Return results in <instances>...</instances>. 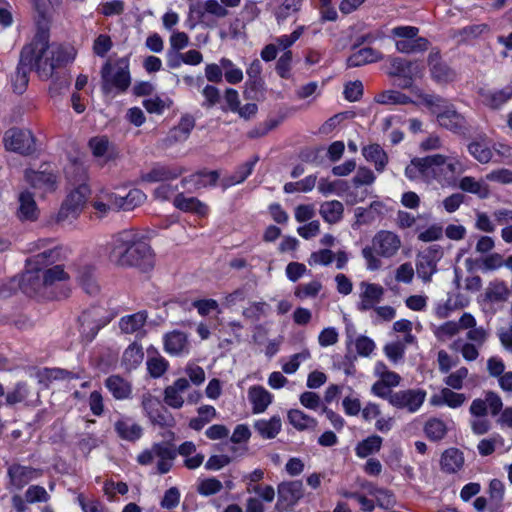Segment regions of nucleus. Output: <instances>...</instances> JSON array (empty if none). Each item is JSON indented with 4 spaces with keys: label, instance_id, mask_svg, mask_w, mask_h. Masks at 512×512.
<instances>
[{
    "label": "nucleus",
    "instance_id": "nucleus-1",
    "mask_svg": "<svg viewBox=\"0 0 512 512\" xmlns=\"http://www.w3.org/2000/svg\"><path fill=\"white\" fill-rule=\"evenodd\" d=\"M37 12L38 30L32 41L22 48L13 77V90L17 94L26 90L32 70L41 80L47 81L53 76L54 70L67 60L63 46L49 43V19L44 11L38 8Z\"/></svg>",
    "mask_w": 512,
    "mask_h": 512
},
{
    "label": "nucleus",
    "instance_id": "nucleus-2",
    "mask_svg": "<svg viewBox=\"0 0 512 512\" xmlns=\"http://www.w3.org/2000/svg\"><path fill=\"white\" fill-rule=\"evenodd\" d=\"M109 247V258L118 266L149 268L153 264L150 245L135 229H125L113 235Z\"/></svg>",
    "mask_w": 512,
    "mask_h": 512
},
{
    "label": "nucleus",
    "instance_id": "nucleus-3",
    "mask_svg": "<svg viewBox=\"0 0 512 512\" xmlns=\"http://www.w3.org/2000/svg\"><path fill=\"white\" fill-rule=\"evenodd\" d=\"M402 247L400 236L390 230H379L371 240V246L362 249V256L368 270H378L382 263L380 257L390 259L395 257Z\"/></svg>",
    "mask_w": 512,
    "mask_h": 512
},
{
    "label": "nucleus",
    "instance_id": "nucleus-4",
    "mask_svg": "<svg viewBox=\"0 0 512 512\" xmlns=\"http://www.w3.org/2000/svg\"><path fill=\"white\" fill-rule=\"evenodd\" d=\"M484 398H476L472 401L469 412L476 419L471 421L472 431L477 435L487 433L491 428L489 420L485 416L490 414L495 417L503 409V401L499 394L492 390L483 392Z\"/></svg>",
    "mask_w": 512,
    "mask_h": 512
},
{
    "label": "nucleus",
    "instance_id": "nucleus-5",
    "mask_svg": "<svg viewBox=\"0 0 512 512\" xmlns=\"http://www.w3.org/2000/svg\"><path fill=\"white\" fill-rule=\"evenodd\" d=\"M131 84L129 59L122 57L113 63L108 60L101 69V90L104 95L125 92Z\"/></svg>",
    "mask_w": 512,
    "mask_h": 512
},
{
    "label": "nucleus",
    "instance_id": "nucleus-6",
    "mask_svg": "<svg viewBox=\"0 0 512 512\" xmlns=\"http://www.w3.org/2000/svg\"><path fill=\"white\" fill-rule=\"evenodd\" d=\"M419 31L416 26H396L391 29L390 38L395 41V48L399 53H424L429 49L430 42L427 38L419 36Z\"/></svg>",
    "mask_w": 512,
    "mask_h": 512
},
{
    "label": "nucleus",
    "instance_id": "nucleus-7",
    "mask_svg": "<svg viewBox=\"0 0 512 512\" xmlns=\"http://www.w3.org/2000/svg\"><path fill=\"white\" fill-rule=\"evenodd\" d=\"M51 239H39L32 243L30 251L37 252L26 260V264L33 270H42L61 264L66 259V253L62 246H52Z\"/></svg>",
    "mask_w": 512,
    "mask_h": 512
},
{
    "label": "nucleus",
    "instance_id": "nucleus-8",
    "mask_svg": "<svg viewBox=\"0 0 512 512\" xmlns=\"http://www.w3.org/2000/svg\"><path fill=\"white\" fill-rule=\"evenodd\" d=\"M25 180L42 194L52 193L58 187L57 171L50 164H41L37 170L26 169Z\"/></svg>",
    "mask_w": 512,
    "mask_h": 512
},
{
    "label": "nucleus",
    "instance_id": "nucleus-9",
    "mask_svg": "<svg viewBox=\"0 0 512 512\" xmlns=\"http://www.w3.org/2000/svg\"><path fill=\"white\" fill-rule=\"evenodd\" d=\"M155 457L158 458V473L166 474L172 468L173 460L176 458V450L167 443H156L150 449L141 452L137 461L141 465H149Z\"/></svg>",
    "mask_w": 512,
    "mask_h": 512
},
{
    "label": "nucleus",
    "instance_id": "nucleus-10",
    "mask_svg": "<svg viewBox=\"0 0 512 512\" xmlns=\"http://www.w3.org/2000/svg\"><path fill=\"white\" fill-rule=\"evenodd\" d=\"M89 194L90 189L86 184H81L72 190L58 212V220L65 221L77 218L82 212Z\"/></svg>",
    "mask_w": 512,
    "mask_h": 512
},
{
    "label": "nucleus",
    "instance_id": "nucleus-11",
    "mask_svg": "<svg viewBox=\"0 0 512 512\" xmlns=\"http://www.w3.org/2000/svg\"><path fill=\"white\" fill-rule=\"evenodd\" d=\"M436 120L441 128L455 135L466 137L470 134L471 126L468 120L452 103L443 112H439Z\"/></svg>",
    "mask_w": 512,
    "mask_h": 512
},
{
    "label": "nucleus",
    "instance_id": "nucleus-12",
    "mask_svg": "<svg viewBox=\"0 0 512 512\" xmlns=\"http://www.w3.org/2000/svg\"><path fill=\"white\" fill-rule=\"evenodd\" d=\"M278 499L276 510L284 512L293 508L304 496V487L301 480L284 481L277 487Z\"/></svg>",
    "mask_w": 512,
    "mask_h": 512
},
{
    "label": "nucleus",
    "instance_id": "nucleus-13",
    "mask_svg": "<svg viewBox=\"0 0 512 512\" xmlns=\"http://www.w3.org/2000/svg\"><path fill=\"white\" fill-rule=\"evenodd\" d=\"M142 407L154 425L160 427H173L175 425L173 415L162 405L157 397L151 394H144L142 397Z\"/></svg>",
    "mask_w": 512,
    "mask_h": 512
},
{
    "label": "nucleus",
    "instance_id": "nucleus-14",
    "mask_svg": "<svg viewBox=\"0 0 512 512\" xmlns=\"http://www.w3.org/2000/svg\"><path fill=\"white\" fill-rule=\"evenodd\" d=\"M4 142L7 150L22 155H30L36 150L33 135L27 130L17 128L8 130L5 133Z\"/></svg>",
    "mask_w": 512,
    "mask_h": 512
},
{
    "label": "nucleus",
    "instance_id": "nucleus-15",
    "mask_svg": "<svg viewBox=\"0 0 512 512\" xmlns=\"http://www.w3.org/2000/svg\"><path fill=\"white\" fill-rule=\"evenodd\" d=\"M426 399V391L422 389H407L396 391L391 395L390 404L398 409L414 413L419 410Z\"/></svg>",
    "mask_w": 512,
    "mask_h": 512
},
{
    "label": "nucleus",
    "instance_id": "nucleus-16",
    "mask_svg": "<svg viewBox=\"0 0 512 512\" xmlns=\"http://www.w3.org/2000/svg\"><path fill=\"white\" fill-rule=\"evenodd\" d=\"M360 301L357 304L359 311L365 312L376 308L377 304L382 301L385 290L376 283L361 282Z\"/></svg>",
    "mask_w": 512,
    "mask_h": 512
},
{
    "label": "nucleus",
    "instance_id": "nucleus-17",
    "mask_svg": "<svg viewBox=\"0 0 512 512\" xmlns=\"http://www.w3.org/2000/svg\"><path fill=\"white\" fill-rule=\"evenodd\" d=\"M428 66L432 79L438 84H447L456 79V72L442 61L438 51L429 54Z\"/></svg>",
    "mask_w": 512,
    "mask_h": 512
},
{
    "label": "nucleus",
    "instance_id": "nucleus-18",
    "mask_svg": "<svg viewBox=\"0 0 512 512\" xmlns=\"http://www.w3.org/2000/svg\"><path fill=\"white\" fill-rule=\"evenodd\" d=\"M185 171L181 166L156 163L147 173L141 175V180L149 183L173 180Z\"/></svg>",
    "mask_w": 512,
    "mask_h": 512
},
{
    "label": "nucleus",
    "instance_id": "nucleus-19",
    "mask_svg": "<svg viewBox=\"0 0 512 512\" xmlns=\"http://www.w3.org/2000/svg\"><path fill=\"white\" fill-rule=\"evenodd\" d=\"M41 474L42 471L39 469L18 463L11 464L7 470L10 484L17 489L23 488L33 479L41 476Z\"/></svg>",
    "mask_w": 512,
    "mask_h": 512
},
{
    "label": "nucleus",
    "instance_id": "nucleus-20",
    "mask_svg": "<svg viewBox=\"0 0 512 512\" xmlns=\"http://www.w3.org/2000/svg\"><path fill=\"white\" fill-rule=\"evenodd\" d=\"M114 430L119 438L135 442L142 437L143 429L130 417H120L114 423Z\"/></svg>",
    "mask_w": 512,
    "mask_h": 512
},
{
    "label": "nucleus",
    "instance_id": "nucleus-21",
    "mask_svg": "<svg viewBox=\"0 0 512 512\" xmlns=\"http://www.w3.org/2000/svg\"><path fill=\"white\" fill-rule=\"evenodd\" d=\"M146 200V195L140 189H131L125 196L110 195V202L117 210L131 211Z\"/></svg>",
    "mask_w": 512,
    "mask_h": 512
},
{
    "label": "nucleus",
    "instance_id": "nucleus-22",
    "mask_svg": "<svg viewBox=\"0 0 512 512\" xmlns=\"http://www.w3.org/2000/svg\"><path fill=\"white\" fill-rule=\"evenodd\" d=\"M189 386V381L186 378H178L172 385L164 389V403L173 409H180L184 404L181 393L186 391Z\"/></svg>",
    "mask_w": 512,
    "mask_h": 512
},
{
    "label": "nucleus",
    "instance_id": "nucleus-23",
    "mask_svg": "<svg viewBox=\"0 0 512 512\" xmlns=\"http://www.w3.org/2000/svg\"><path fill=\"white\" fill-rule=\"evenodd\" d=\"M446 161L447 157L441 154L417 158L422 180L429 182L435 179L438 174V168L446 164Z\"/></svg>",
    "mask_w": 512,
    "mask_h": 512
},
{
    "label": "nucleus",
    "instance_id": "nucleus-24",
    "mask_svg": "<svg viewBox=\"0 0 512 512\" xmlns=\"http://www.w3.org/2000/svg\"><path fill=\"white\" fill-rule=\"evenodd\" d=\"M165 351L171 355L179 356L188 353L189 344L187 335L181 331H172L164 337Z\"/></svg>",
    "mask_w": 512,
    "mask_h": 512
},
{
    "label": "nucleus",
    "instance_id": "nucleus-25",
    "mask_svg": "<svg viewBox=\"0 0 512 512\" xmlns=\"http://www.w3.org/2000/svg\"><path fill=\"white\" fill-rule=\"evenodd\" d=\"M482 102L491 109H499L512 98V86H507L501 90H480Z\"/></svg>",
    "mask_w": 512,
    "mask_h": 512
},
{
    "label": "nucleus",
    "instance_id": "nucleus-26",
    "mask_svg": "<svg viewBox=\"0 0 512 512\" xmlns=\"http://www.w3.org/2000/svg\"><path fill=\"white\" fill-rule=\"evenodd\" d=\"M248 399L252 404L254 414L264 412L272 402L271 393L263 386L254 385L248 390Z\"/></svg>",
    "mask_w": 512,
    "mask_h": 512
},
{
    "label": "nucleus",
    "instance_id": "nucleus-27",
    "mask_svg": "<svg viewBox=\"0 0 512 512\" xmlns=\"http://www.w3.org/2000/svg\"><path fill=\"white\" fill-rule=\"evenodd\" d=\"M19 208L17 215L21 220L34 221L38 218L39 209L34 199V195L25 190L18 197Z\"/></svg>",
    "mask_w": 512,
    "mask_h": 512
},
{
    "label": "nucleus",
    "instance_id": "nucleus-28",
    "mask_svg": "<svg viewBox=\"0 0 512 512\" xmlns=\"http://www.w3.org/2000/svg\"><path fill=\"white\" fill-rule=\"evenodd\" d=\"M271 307L265 301L251 302L247 307H245L242 311V316L252 322L255 323L254 330L260 331L263 329L262 325L258 324V322L267 317L270 313Z\"/></svg>",
    "mask_w": 512,
    "mask_h": 512
},
{
    "label": "nucleus",
    "instance_id": "nucleus-29",
    "mask_svg": "<svg viewBox=\"0 0 512 512\" xmlns=\"http://www.w3.org/2000/svg\"><path fill=\"white\" fill-rule=\"evenodd\" d=\"M66 57L67 60L54 70L53 76L50 78L52 79V83L49 87V92L52 96L61 94V92L70 85V77L67 75L64 68L66 64L73 59V56L66 51Z\"/></svg>",
    "mask_w": 512,
    "mask_h": 512
},
{
    "label": "nucleus",
    "instance_id": "nucleus-30",
    "mask_svg": "<svg viewBox=\"0 0 512 512\" xmlns=\"http://www.w3.org/2000/svg\"><path fill=\"white\" fill-rule=\"evenodd\" d=\"M174 206L184 212H191L204 216L208 212V206L196 197H186L183 193H179L173 200Z\"/></svg>",
    "mask_w": 512,
    "mask_h": 512
},
{
    "label": "nucleus",
    "instance_id": "nucleus-31",
    "mask_svg": "<svg viewBox=\"0 0 512 512\" xmlns=\"http://www.w3.org/2000/svg\"><path fill=\"white\" fill-rule=\"evenodd\" d=\"M42 270H33L30 268L24 276L23 288L26 293L45 295L49 290L48 285L42 281Z\"/></svg>",
    "mask_w": 512,
    "mask_h": 512
},
{
    "label": "nucleus",
    "instance_id": "nucleus-32",
    "mask_svg": "<svg viewBox=\"0 0 512 512\" xmlns=\"http://www.w3.org/2000/svg\"><path fill=\"white\" fill-rule=\"evenodd\" d=\"M105 386L114 398L127 399L131 396L132 385L119 375H111L105 380Z\"/></svg>",
    "mask_w": 512,
    "mask_h": 512
},
{
    "label": "nucleus",
    "instance_id": "nucleus-33",
    "mask_svg": "<svg viewBox=\"0 0 512 512\" xmlns=\"http://www.w3.org/2000/svg\"><path fill=\"white\" fill-rule=\"evenodd\" d=\"M148 318L146 311H138L131 315L123 316L119 321V327L125 334L140 333Z\"/></svg>",
    "mask_w": 512,
    "mask_h": 512
},
{
    "label": "nucleus",
    "instance_id": "nucleus-34",
    "mask_svg": "<svg viewBox=\"0 0 512 512\" xmlns=\"http://www.w3.org/2000/svg\"><path fill=\"white\" fill-rule=\"evenodd\" d=\"M459 188L464 192L476 195L480 199H487L491 194L490 187L486 183L485 178L476 180L474 177L465 176L460 180Z\"/></svg>",
    "mask_w": 512,
    "mask_h": 512
},
{
    "label": "nucleus",
    "instance_id": "nucleus-35",
    "mask_svg": "<svg viewBox=\"0 0 512 512\" xmlns=\"http://www.w3.org/2000/svg\"><path fill=\"white\" fill-rule=\"evenodd\" d=\"M383 58L382 54L371 48L364 47L355 51L351 54L347 59V66L352 67H360L369 63L377 62Z\"/></svg>",
    "mask_w": 512,
    "mask_h": 512
},
{
    "label": "nucleus",
    "instance_id": "nucleus-36",
    "mask_svg": "<svg viewBox=\"0 0 512 512\" xmlns=\"http://www.w3.org/2000/svg\"><path fill=\"white\" fill-rule=\"evenodd\" d=\"M464 464L463 453L457 448H449L445 450L441 456V469L446 473L458 472Z\"/></svg>",
    "mask_w": 512,
    "mask_h": 512
},
{
    "label": "nucleus",
    "instance_id": "nucleus-37",
    "mask_svg": "<svg viewBox=\"0 0 512 512\" xmlns=\"http://www.w3.org/2000/svg\"><path fill=\"white\" fill-rule=\"evenodd\" d=\"M467 397L463 393L454 392L452 389L446 387L440 391L439 395H434L431 398V404L433 405H447L450 408H458L462 406Z\"/></svg>",
    "mask_w": 512,
    "mask_h": 512
},
{
    "label": "nucleus",
    "instance_id": "nucleus-38",
    "mask_svg": "<svg viewBox=\"0 0 512 512\" xmlns=\"http://www.w3.org/2000/svg\"><path fill=\"white\" fill-rule=\"evenodd\" d=\"M362 154L365 159L372 162L376 171L383 172L388 164V155L379 144H370L363 147Z\"/></svg>",
    "mask_w": 512,
    "mask_h": 512
},
{
    "label": "nucleus",
    "instance_id": "nucleus-39",
    "mask_svg": "<svg viewBox=\"0 0 512 512\" xmlns=\"http://www.w3.org/2000/svg\"><path fill=\"white\" fill-rule=\"evenodd\" d=\"M258 160V156H254L252 160H249L240 165L231 176L222 180V187L226 189L235 184L244 182L251 175Z\"/></svg>",
    "mask_w": 512,
    "mask_h": 512
},
{
    "label": "nucleus",
    "instance_id": "nucleus-40",
    "mask_svg": "<svg viewBox=\"0 0 512 512\" xmlns=\"http://www.w3.org/2000/svg\"><path fill=\"white\" fill-rule=\"evenodd\" d=\"M282 423L279 416H273L268 420L261 419L254 423V429L264 439H273L281 431Z\"/></svg>",
    "mask_w": 512,
    "mask_h": 512
},
{
    "label": "nucleus",
    "instance_id": "nucleus-41",
    "mask_svg": "<svg viewBox=\"0 0 512 512\" xmlns=\"http://www.w3.org/2000/svg\"><path fill=\"white\" fill-rule=\"evenodd\" d=\"M220 174L218 171H200L194 173L188 177H185L181 180V183L185 185L186 183H193L196 189L205 188L208 186H215L217 181L219 180Z\"/></svg>",
    "mask_w": 512,
    "mask_h": 512
},
{
    "label": "nucleus",
    "instance_id": "nucleus-42",
    "mask_svg": "<svg viewBox=\"0 0 512 512\" xmlns=\"http://www.w3.org/2000/svg\"><path fill=\"white\" fill-rule=\"evenodd\" d=\"M143 358L144 352L142 346L134 342L125 349L121 364L127 371H131L142 363Z\"/></svg>",
    "mask_w": 512,
    "mask_h": 512
},
{
    "label": "nucleus",
    "instance_id": "nucleus-43",
    "mask_svg": "<svg viewBox=\"0 0 512 512\" xmlns=\"http://www.w3.org/2000/svg\"><path fill=\"white\" fill-rule=\"evenodd\" d=\"M423 430L425 436L430 441L434 442L442 440L448 432L446 423L442 419L436 417L429 418L425 422Z\"/></svg>",
    "mask_w": 512,
    "mask_h": 512
},
{
    "label": "nucleus",
    "instance_id": "nucleus-44",
    "mask_svg": "<svg viewBox=\"0 0 512 512\" xmlns=\"http://www.w3.org/2000/svg\"><path fill=\"white\" fill-rule=\"evenodd\" d=\"M344 206L338 200L327 201L321 204L319 213L322 218L330 223L335 224L343 217Z\"/></svg>",
    "mask_w": 512,
    "mask_h": 512
},
{
    "label": "nucleus",
    "instance_id": "nucleus-45",
    "mask_svg": "<svg viewBox=\"0 0 512 512\" xmlns=\"http://www.w3.org/2000/svg\"><path fill=\"white\" fill-rule=\"evenodd\" d=\"M77 280L83 290L89 295H96L99 292L94 269L90 266H84L79 269Z\"/></svg>",
    "mask_w": 512,
    "mask_h": 512
},
{
    "label": "nucleus",
    "instance_id": "nucleus-46",
    "mask_svg": "<svg viewBox=\"0 0 512 512\" xmlns=\"http://www.w3.org/2000/svg\"><path fill=\"white\" fill-rule=\"evenodd\" d=\"M289 423L297 430H314L317 426V420L308 416L298 409H292L288 412Z\"/></svg>",
    "mask_w": 512,
    "mask_h": 512
},
{
    "label": "nucleus",
    "instance_id": "nucleus-47",
    "mask_svg": "<svg viewBox=\"0 0 512 512\" xmlns=\"http://www.w3.org/2000/svg\"><path fill=\"white\" fill-rule=\"evenodd\" d=\"M42 272V281L44 284L48 285L49 289L54 287L57 283L67 281L69 279V274L65 271V267L62 263L42 269Z\"/></svg>",
    "mask_w": 512,
    "mask_h": 512
},
{
    "label": "nucleus",
    "instance_id": "nucleus-48",
    "mask_svg": "<svg viewBox=\"0 0 512 512\" xmlns=\"http://www.w3.org/2000/svg\"><path fill=\"white\" fill-rule=\"evenodd\" d=\"M509 289L504 281H491L485 291V299L490 302H504L509 297Z\"/></svg>",
    "mask_w": 512,
    "mask_h": 512
},
{
    "label": "nucleus",
    "instance_id": "nucleus-49",
    "mask_svg": "<svg viewBox=\"0 0 512 512\" xmlns=\"http://www.w3.org/2000/svg\"><path fill=\"white\" fill-rule=\"evenodd\" d=\"M383 439L378 435H372L359 442L355 448L356 455L360 458H366L376 453L382 446Z\"/></svg>",
    "mask_w": 512,
    "mask_h": 512
},
{
    "label": "nucleus",
    "instance_id": "nucleus-50",
    "mask_svg": "<svg viewBox=\"0 0 512 512\" xmlns=\"http://www.w3.org/2000/svg\"><path fill=\"white\" fill-rule=\"evenodd\" d=\"M420 99L422 104L436 116V119L438 118L439 112H443V110L451 104L447 99L436 94H421Z\"/></svg>",
    "mask_w": 512,
    "mask_h": 512
},
{
    "label": "nucleus",
    "instance_id": "nucleus-51",
    "mask_svg": "<svg viewBox=\"0 0 512 512\" xmlns=\"http://www.w3.org/2000/svg\"><path fill=\"white\" fill-rule=\"evenodd\" d=\"M375 99L377 103L383 105H406L412 103L409 96L395 90L383 91L378 94Z\"/></svg>",
    "mask_w": 512,
    "mask_h": 512
},
{
    "label": "nucleus",
    "instance_id": "nucleus-52",
    "mask_svg": "<svg viewBox=\"0 0 512 512\" xmlns=\"http://www.w3.org/2000/svg\"><path fill=\"white\" fill-rule=\"evenodd\" d=\"M418 276L424 281L429 282L432 275L436 272V262L429 255H419L416 263Z\"/></svg>",
    "mask_w": 512,
    "mask_h": 512
},
{
    "label": "nucleus",
    "instance_id": "nucleus-53",
    "mask_svg": "<svg viewBox=\"0 0 512 512\" xmlns=\"http://www.w3.org/2000/svg\"><path fill=\"white\" fill-rule=\"evenodd\" d=\"M489 31V26L487 24H474L463 27L454 32L453 36L459 37L461 41L468 42L473 39L478 38L482 34Z\"/></svg>",
    "mask_w": 512,
    "mask_h": 512
},
{
    "label": "nucleus",
    "instance_id": "nucleus-54",
    "mask_svg": "<svg viewBox=\"0 0 512 512\" xmlns=\"http://www.w3.org/2000/svg\"><path fill=\"white\" fill-rule=\"evenodd\" d=\"M469 153L481 164H487L492 160V150L483 142L472 141L468 144Z\"/></svg>",
    "mask_w": 512,
    "mask_h": 512
},
{
    "label": "nucleus",
    "instance_id": "nucleus-55",
    "mask_svg": "<svg viewBox=\"0 0 512 512\" xmlns=\"http://www.w3.org/2000/svg\"><path fill=\"white\" fill-rule=\"evenodd\" d=\"M110 143L107 137L100 136L94 137L89 141V147L95 157H107V159L113 158L112 148L109 147Z\"/></svg>",
    "mask_w": 512,
    "mask_h": 512
},
{
    "label": "nucleus",
    "instance_id": "nucleus-56",
    "mask_svg": "<svg viewBox=\"0 0 512 512\" xmlns=\"http://www.w3.org/2000/svg\"><path fill=\"white\" fill-rule=\"evenodd\" d=\"M197 12L201 16H203L204 13H208L217 18H224L229 15V11L217 0H207L201 5L199 4Z\"/></svg>",
    "mask_w": 512,
    "mask_h": 512
},
{
    "label": "nucleus",
    "instance_id": "nucleus-57",
    "mask_svg": "<svg viewBox=\"0 0 512 512\" xmlns=\"http://www.w3.org/2000/svg\"><path fill=\"white\" fill-rule=\"evenodd\" d=\"M220 65L225 70L224 76L228 83L238 84L243 80V72L230 59L221 58Z\"/></svg>",
    "mask_w": 512,
    "mask_h": 512
},
{
    "label": "nucleus",
    "instance_id": "nucleus-58",
    "mask_svg": "<svg viewBox=\"0 0 512 512\" xmlns=\"http://www.w3.org/2000/svg\"><path fill=\"white\" fill-rule=\"evenodd\" d=\"M202 95L204 97V101L202 102V107L205 109H211L221 100L220 90L213 85H206L202 89Z\"/></svg>",
    "mask_w": 512,
    "mask_h": 512
},
{
    "label": "nucleus",
    "instance_id": "nucleus-59",
    "mask_svg": "<svg viewBox=\"0 0 512 512\" xmlns=\"http://www.w3.org/2000/svg\"><path fill=\"white\" fill-rule=\"evenodd\" d=\"M50 499V495L46 489L39 485H31L25 492V500L30 503L47 502Z\"/></svg>",
    "mask_w": 512,
    "mask_h": 512
},
{
    "label": "nucleus",
    "instance_id": "nucleus-60",
    "mask_svg": "<svg viewBox=\"0 0 512 512\" xmlns=\"http://www.w3.org/2000/svg\"><path fill=\"white\" fill-rule=\"evenodd\" d=\"M310 357L311 354L307 349L292 355L289 361L282 365L283 372L286 374L295 373L298 370L301 362L309 359Z\"/></svg>",
    "mask_w": 512,
    "mask_h": 512
},
{
    "label": "nucleus",
    "instance_id": "nucleus-61",
    "mask_svg": "<svg viewBox=\"0 0 512 512\" xmlns=\"http://www.w3.org/2000/svg\"><path fill=\"white\" fill-rule=\"evenodd\" d=\"M504 258L499 253H491L480 259L479 269L482 271H494L504 266Z\"/></svg>",
    "mask_w": 512,
    "mask_h": 512
},
{
    "label": "nucleus",
    "instance_id": "nucleus-62",
    "mask_svg": "<svg viewBox=\"0 0 512 512\" xmlns=\"http://www.w3.org/2000/svg\"><path fill=\"white\" fill-rule=\"evenodd\" d=\"M485 180L502 185L512 184V170L506 168L494 169L485 175Z\"/></svg>",
    "mask_w": 512,
    "mask_h": 512
},
{
    "label": "nucleus",
    "instance_id": "nucleus-63",
    "mask_svg": "<svg viewBox=\"0 0 512 512\" xmlns=\"http://www.w3.org/2000/svg\"><path fill=\"white\" fill-rule=\"evenodd\" d=\"M468 369L466 367H460L455 372L450 373L445 379L444 383L455 390H460L463 387V381L468 376Z\"/></svg>",
    "mask_w": 512,
    "mask_h": 512
},
{
    "label": "nucleus",
    "instance_id": "nucleus-64",
    "mask_svg": "<svg viewBox=\"0 0 512 512\" xmlns=\"http://www.w3.org/2000/svg\"><path fill=\"white\" fill-rule=\"evenodd\" d=\"M223 488L221 481L216 478H208L200 481L197 487L199 494L210 496L220 492Z\"/></svg>",
    "mask_w": 512,
    "mask_h": 512
}]
</instances>
